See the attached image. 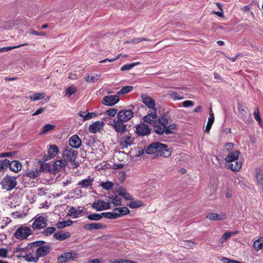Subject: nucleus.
<instances>
[{
  "label": "nucleus",
  "instance_id": "f257e3e1",
  "mask_svg": "<svg viewBox=\"0 0 263 263\" xmlns=\"http://www.w3.org/2000/svg\"><path fill=\"white\" fill-rule=\"evenodd\" d=\"M146 153L148 154H156L166 158L171 154V151L167 148L166 145L159 142H155L151 144L146 149Z\"/></svg>",
  "mask_w": 263,
  "mask_h": 263
},
{
  "label": "nucleus",
  "instance_id": "f03ea898",
  "mask_svg": "<svg viewBox=\"0 0 263 263\" xmlns=\"http://www.w3.org/2000/svg\"><path fill=\"white\" fill-rule=\"evenodd\" d=\"M172 120L166 115L160 116L156 124L155 125V131L159 135H162L165 130V128L169 124L171 123Z\"/></svg>",
  "mask_w": 263,
  "mask_h": 263
},
{
  "label": "nucleus",
  "instance_id": "7ed1b4c3",
  "mask_svg": "<svg viewBox=\"0 0 263 263\" xmlns=\"http://www.w3.org/2000/svg\"><path fill=\"white\" fill-rule=\"evenodd\" d=\"M78 155L77 151L73 150L72 148L67 147L63 152L62 156L63 160L67 162H69L73 165V167L77 166L76 162V159Z\"/></svg>",
  "mask_w": 263,
  "mask_h": 263
},
{
  "label": "nucleus",
  "instance_id": "20e7f679",
  "mask_svg": "<svg viewBox=\"0 0 263 263\" xmlns=\"http://www.w3.org/2000/svg\"><path fill=\"white\" fill-rule=\"evenodd\" d=\"M135 138L129 133L120 134L118 137V141L122 148H127L134 143Z\"/></svg>",
  "mask_w": 263,
  "mask_h": 263
},
{
  "label": "nucleus",
  "instance_id": "39448f33",
  "mask_svg": "<svg viewBox=\"0 0 263 263\" xmlns=\"http://www.w3.org/2000/svg\"><path fill=\"white\" fill-rule=\"evenodd\" d=\"M16 178L9 175L5 176L1 181L2 188L7 191L13 189L16 185Z\"/></svg>",
  "mask_w": 263,
  "mask_h": 263
},
{
  "label": "nucleus",
  "instance_id": "423d86ee",
  "mask_svg": "<svg viewBox=\"0 0 263 263\" xmlns=\"http://www.w3.org/2000/svg\"><path fill=\"white\" fill-rule=\"evenodd\" d=\"M31 234L32 230L29 227L22 226L16 230L14 236L17 239L23 240L27 238Z\"/></svg>",
  "mask_w": 263,
  "mask_h": 263
},
{
  "label": "nucleus",
  "instance_id": "0eeeda50",
  "mask_svg": "<svg viewBox=\"0 0 263 263\" xmlns=\"http://www.w3.org/2000/svg\"><path fill=\"white\" fill-rule=\"evenodd\" d=\"M33 220L32 228L34 230L45 228L48 224V219L46 217L37 215L33 218Z\"/></svg>",
  "mask_w": 263,
  "mask_h": 263
},
{
  "label": "nucleus",
  "instance_id": "6e6552de",
  "mask_svg": "<svg viewBox=\"0 0 263 263\" xmlns=\"http://www.w3.org/2000/svg\"><path fill=\"white\" fill-rule=\"evenodd\" d=\"M111 125L115 130L121 134L125 133L127 130V126L124 124V122L118 119H114L111 122Z\"/></svg>",
  "mask_w": 263,
  "mask_h": 263
},
{
  "label": "nucleus",
  "instance_id": "1a4fd4ad",
  "mask_svg": "<svg viewBox=\"0 0 263 263\" xmlns=\"http://www.w3.org/2000/svg\"><path fill=\"white\" fill-rule=\"evenodd\" d=\"M134 116L133 111L130 109H123L117 114L118 119L126 122L129 121Z\"/></svg>",
  "mask_w": 263,
  "mask_h": 263
},
{
  "label": "nucleus",
  "instance_id": "9d476101",
  "mask_svg": "<svg viewBox=\"0 0 263 263\" xmlns=\"http://www.w3.org/2000/svg\"><path fill=\"white\" fill-rule=\"evenodd\" d=\"M135 132L136 134L141 136L148 135L150 134L151 129L148 126L144 123H140L135 126Z\"/></svg>",
  "mask_w": 263,
  "mask_h": 263
},
{
  "label": "nucleus",
  "instance_id": "9b49d317",
  "mask_svg": "<svg viewBox=\"0 0 263 263\" xmlns=\"http://www.w3.org/2000/svg\"><path fill=\"white\" fill-rule=\"evenodd\" d=\"M92 207L97 211H101L110 208V202L98 200L92 203Z\"/></svg>",
  "mask_w": 263,
  "mask_h": 263
},
{
  "label": "nucleus",
  "instance_id": "f8f14e48",
  "mask_svg": "<svg viewBox=\"0 0 263 263\" xmlns=\"http://www.w3.org/2000/svg\"><path fill=\"white\" fill-rule=\"evenodd\" d=\"M142 102L149 108L152 109L153 111H157V109L155 107V101L151 97H148L145 94L141 95Z\"/></svg>",
  "mask_w": 263,
  "mask_h": 263
},
{
  "label": "nucleus",
  "instance_id": "ddd939ff",
  "mask_svg": "<svg viewBox=\"0 0 263 263\" xmlns=\"http://www.w3.org/2000/svg\"><path fill=\"white\" fill-rule=\"evenodd\" d=\"M78 254L73 252H65L58 258V263H64L71 259L77 258Z\"/></svg>",
  "mask_w": 263,
  "mask_h": 263
},
{
  "label": "nucleus",
  "instance_id": "4468645a",
  "mask_svg": "<svg viewBox=\"0 0 263 263\" xmlns=\"http://www.w3.org/2000/svg\"><path fill=\"white\" fill-rule=\"evenodd\" d=\"M119 101L118 95H109L105 96L102 100V103L106 106H113Z\"/></svg>",
  "mask_w": 263,
  "mask_h": 263
},
{
  "label": "nucleus",
  "instance_id": "2eb2a0df",
  "mask_svg": "<svg viewBox=\"0 0 263 263\" xmlns=\"http://www.w3.org/2000/svg\"><path fill=\"white\" fill-rule=\"evenodd\" d=\"M158 116L157 111H153L151 113H148L147 115L143 117V121L145 122L153 125L155 129V125L157 122Z\"/></svg>",
  "mask_w": 263,
  "mask_h": 263
},
{
  "label": "nucleus",
  "instance_id": "dca6fc26",
  "mask_svg": "<svg viewBox=\"0 0 263 263\" xmlns=\"http://www.w3.org/2000/svg\"><path fill=\"white\" fill-rule=\"evenodd\" d=\"M67 165V162L63 159L58 160L53 164V169L54 171L60 172L64 170Z\"/></svg>",
  "mask_w": 263,
  "mask_h": 263
},
{
  "label": "nucleus",
  "instance_id": "f3484780",
  "mask_svg": "<svg viewBox=\"0 0 263 263\" xmlns=\"http://www.w3.org/2000/svg\"><path fill=\"white\" fill-rule=\"evenodd\" d=\"M50 246L48 245L44 246L42 245L40 247L37 248L36 251L39 258H40L47 255L50 252Z\"/></svg>",
  "mask_w": 263,
  "mask_h": 263
},
{
  "label": "nucleus",
  "instance_id": "a211bd4d",
  "mask_svg": "<svg viewBox=\"0 0 263 263\" xmlns=\"http://www.w3.org/2000/svg\"><path fill=\"white\" fill-rule=\"evenodd\" d=\"M206 218L211 220L220 221L225 219L226 216L224 213L220 214L211 213L206 215Z\"/></svg>",
  "mask_w": 263,
  "mask_h": 263
},
{
  "label": "nucleus",
  "instance_id": "6ab92c4d",
  "mask_svg": "<svg viewBox=\"0 0 263 263\" xmlns=\"http://www.w3.org/2000/svg\"><path fill=\"white\" fill-rule=\"evenodd\" d=\"M104 125V123L103 121H97L89 126V130L92 133H97L103 127Z\"/></svg>",
  "mask_w": 263,
  "mask_h": 263
},
{
  "label": "nucleus",
  "instance_id": "aec40b11",
  "mask_svg": "<svg viewBox=\"0 0 263 263\" xmlns=\"http://www.w3.org/2000/svg\"><path fill=\"white\" fill-rule=\"evenodd\" d=\"M69 144L72 148H79L81 145V140L78 136H72L69 140Z\"/></svg>",
  "mask_w": 263,
  "mask_h": 263
},
{
  "label": "nucleus",
  "instance_id": "412c9836",
  "mask_svg": "<svg viewBox=\"0 0 263 263\" xmlns=\"http://www.w3.org/2000/svg\"><path fill=\"white\" fill-rule=\"evenodd\" d=\"M117 218L126 215L129 213V209L125 206L121 208H116L114 209Z\"/></svg>",
  "mask_w": 263,
  "mask_h": 263
},
{
  "label": "nucleus",
  "instance_id": "4be33fe9",
  "mask_svg": "<svg viewBox=\"0 0 263 263\" xmlns=\"http://www.w3.org/2000/svg\"><path fill=\"white\" fill-rule=\"evenodd\" d=\"M59 152V148L56 145H50L47 151L48 157L49 159L53 158Z\"/></svg>",
  "mask_w": 263,
  "mask_h": 263
},
{
  "label": "nucleus",
  "instance_id": "5701e85b",
  "mask_svg": "<svg viewBox=\"0 0 263 263\" xmlns=\"http://www.w3.org/2000/svg\"><path fill=\"white\" fill-rule=\"evenodd\" d=\"M104 228L105 225L101 223H91L84 226V228L88 230L102 229Z\"/></svg>",
  "mask_w": 263,
  "mask_h": 263
},
{
  "label": "nucleus",
  "instance_id": "b1692460",
  "mask_svg": "<svg viewBox=\"0 0 263 263\" xmlns=\"http://www.w3.org/2000/svg\"><path fill=\"white\" fill-rule=\"evenodd\" d=\"M24 258L28 262H36L39 259L36 251L26 254Z\"/></svg>",
  "mask_w": 263,
  "mask_h": 263
},
{
  "label": "nucleus",
  "instance_id": "393cba45",
  "mask_svg": "<svg viewBox=\"0 0 263 263\" xmlns=\"http://www.w3.org/2000/svg\"><path fill=\"white\" fill-rule=\"evenodd\" d=\"M10 170L14 172H18L22 168V165L18 161H12L11 162H10L9 165Z\"/></svg>",
  "mask_w": 263,
  "mask_h": 263
},
{
  "label": "nucleus",
  "instance_id": "a878e982",
  "mask_svg": "<svg viewBox=\"0 0 263 263\" xmlns=\"http://www.w3.org/2000/svg\"><path fill=\"white\" fill-rule=\"evenodd\" d=\"M93 181V178H90V177H88L87 179H83L79 181L77 185L83 188H87L92 185Z\"/></svg>",
  "mask_w": 263,
  "mask_h": 263
},
{
  "label": "nucleus",
  "instance_id": "bb28decb",
  "mask_svg": "<svg viewBox=\"0 0 263 263\" xmlns=\"http://www.w3.org/2000/svg\"><path fill=\"white\" fill-rule=\"evenodd\" d=\"M168 95L173 100H180L183 99L182 92H178L175 91L170 90L168 92Z\"/></svg>",
  "mask_w": 263,
  "mask_h": 263
},
{
  "label": "nucleus",
  "instance_id": "cd10ccee",
  "mask_svg": "<svg viewBox=\"0 0 263 263\" xmlns=\"http://www.w3.org/2000/svg\"><path fill=\"white\" fill-rule=\"evenodd\" d=\"M239 154V152L237 151L232 152L227 156L226 158V161L230 163L237 159Z\"/></svg>",
  "mask_w": 263,
  "mask_h": 263
},
{
  "label": "nucleus",
  "instance_id": "c85d7f7f",
  "mask_svg": "<svg viewBox=\"0 0 263 263\" xmlns=\"http://www.w3.org/2000/svg\"><path fill=\"white\" fill-rule=\"evenodd\" d=\"M230 168L233 171H239L241 167V162L238 159L229 163Z\"/></svg>",
  "mask_w": 263,
  "mask_h": 263
},
{
  "label": "nucleus",
  "instance_id": "c756f323",
  "mask_svg": "<svg viewBox=\"0 0 263 263\" xmlns=\"http://www.w3.org/2000/svg\"><path fill=\"white\" fill-rule=\"evenodd\" d=\"M83 210L80 209V208L76 209L74 207H71L68 210V214L69 215L72 217L73 218H77L78 215L81 214L82 213Z\"/></svg>",
  "mask_w": 263,
  "mask_h": 263
},
{
  "label": "nucleus",
  "instance_id": "7c9ffc66",
  "mask_svg": "<svg viewBox=\"0 0 263 263\" xmlns=\"http://www.w3.org/2000/svg\"><path fill=\"white\" fill-rule=\"evenodd\" d=\"M54 237L59 240H63L69 237L70 235L68 232H60L54 234Z\"/></svg>",
  "mask_w": 263,
  "mask_h": 263
},
{
  "label": "nucleus",
  "instance_id": "2f4dec72",
  "mask_svg": "<svg viewBox=\"0 0 263 263\" xmlns=\"http://www.w3.org/2000/svg\"><path fill=\"white\" fill-rule=\"evenodd\" d=\"M118 193L119 195L122 196L123 198L126 200H133V197L130 195L129 193L127 192L125 189H120L118 191Z\"/></svg>",
  "mask_w": 263,
  "mask_h": 263
},
{
  "label": "nucleus",
  "instance_id": "473e14b6",
  "mask_svg": "<svg viewBox=\"0 0 263 263\" xmlns=\"http://www.w3.org/2000/svg\"><path fill=\"white\" fill-rule=\"evenodd\" d=\"M40 173L41 171L36 168L33 170L27 171L26 175L31 179H34L40 175Z\"/></svg>",
  "mask_w": 263,
  "mask_h": 263
},
{
  "label": "nucleus",
  "instance_id": "72a5a7b5",
  "mask_svg": "<svg viewBox=\"0 0 263 263\" xmlns=\"http://www.w3.org/2000/svg\"><path fill=\"white\" fill-rule=\"evenodd\" d=\"M144 204H143V201L141 200H131V201L128 204L129 207L132 209L138 208L144 206Z\"/></svg>",
  "mask_w": 263,
  "mask_h": 263
},
{
  "label": "nucleus",
  "instance_id": "f704fd0d",
  "mask_svg": "<svg viewBox=\"0 0 263 263\" xmlns=\"http://www.w3.org/2000/svg\"><path fill=\"white\" fill-rule=\"evenodd\" d=\"M238 233L237 231L234 232H226L219 239L221 243H223L229 239L232 235H235Z\"/></svg>",
  "mask_w": 263,
  "mask_h": 263
},
{
  "label": "nucleus",
  "instance_id": "c9c22d12",
  "mask_svg": "<svg viewBox=\"0 0 263 263\" xmlns=\"http://www.w3.org/2000/svg\"><path fill=\"white\" fill-rule=\"evenodd\" d=\"M150 39L145 37H136L133 39H130L126 41V43L128 44H138L142 41H151Z\"/></svg>",
  "mask_w": 263,
  "mask_h": 263
},
{
  "label": "nucleus",
  "instance_id": "e433bc0d",
  "mask_svg": "<svg viewBox=\"0 0 263 263\" xmlns=\"http://www.w3.org/2000/svg\"><path fill=\"white\" fill-rule=\"evenodd\" d=\"M253 248L257 251L263 248V237H260L254 242Z\"/></svg>",
  "mask_w": 263,
  "mask_h": 263
},
{
  "label": "nucleus",
  "instance_id": "4c0bfd02",
  "mask_svg": "<svg viewBox=\"0 0 263 263\" xmlns=\"http://www.w3.org/2000/svg\"><path fill=\"white\" fill-rule=\"evenodd\" d=\"M100 185L107 191L112 190L114 186V183L111 181L102 182Z\"/></svg>",
  "mask_w": 263,
  "mask_h": 263
},
{
  "label": "nucleus",
  "instance_id": "58836bf2",
  "mask_svg": "<svg viewBox=\"0 0 263 263\" xmlns=\"http://www.w3.org/2000/svg\"><path fill=\"white\" fill-rule=\"evenodd\" d=\"M176 128V124L175 123L169 124L165 128V130L164 131V133H165L167 135L172 134L174 133V130Z\"/></svg>",
  "mask_w": 263,
  "mask_h": 263
},
{
  "label": "nucleus",
  "instance_id": "ea45409f",
  "mask_svg": "<svg viewBox=\"0 0 263 263\" xmlns=\"http://www.w3.org/2000/svg\"><path fill=\"white\" fill-rule=\"evenodd\" d=\"M133 89L132 86H126L123 87L118 92V95H123L130 92Z\"/></svg>",
  "mask_w": 263,
  "mask_h": 263
},
{
  "label": "nucleus",
  "instance_id": "a19ab883",
  "mask_svg": "<svg viewBox=\"0 0 263 263\" xmlns=\"http://www.w3.org/2000/svg\"><path fill=\"white\" fill-rule=\"evenodd\" d=\"M73 222L72 220L69 219L65 221L59 222L57 226L59 228H64L66 226H69L72 224Z\"/></svg>",
  "mask_w": 263,
  "mask_h": 263
},
{
  "label": "nucleus",
  "instance_id": "79ce46f5",
  "mask_svg": "<svg viewBox=\"0 0 263 263\" xmlns=\"http://www.w3.org/2000/svg\"><path fill=\"white\" fill-rule=\"evenodd\" d=\"M101 77L100 74H95L94 76H88L86 78V81L89 83H95Z\"/></svg>",
  "mask_w": 263,
  "mask_h": 263
},
{
  "label": "nucleus",
  "instance_id": "37998d69",
  "mask_svg": "<svg viewBox=\"0 0 263 263\" xmlns=\"http://www.w3.org/2000/svg\"><path fill=\"white\" fill-rule=\"evenodd\" d=\"M139 64H140L139 62H136V63H131V64H126L121 67V70H122V71L129 70L131 69L132 68H133V67H134L135 66L138 65Z\"/></svg>",
  "mask_w": 263,
  "mask_h": 263
},
{
  "label": "nucleus",
  "instance_id": "c03bdc74",
  "mask_svg": "<svg viewBox=\"0 0 263 263\" xmlns=\"http://www.w3.org/2000/svg\"><path fill=\"white\" fill-rule=\"evenodd\" d=\"M45 97V94L43 92L36 93L29 97L30 100L32 101L39 100L43 99Z\"/></svg>",
  "mask_w": 263,
  "mask_h": 263
},
{
  "label": "nucleus",
  "instance_id": "a18cd8bd",
  "mask_svg": "<svg viewBox=\"0 0 263 263\" xmlns=\"http://www.w3.org/2000/svg\"><path fill=\"white\" fill-rule=\"evenodd\" d=\"M55 231V228L54 227H48L45 229H44L42 233L43 235L48 236L51 235L52 233L54 232Z\"/></svg>",
  "mask_w": 263,
  "mask_h": 263
},
{
  "label": "nucleus",
  "instance_id": "49530a36",
  "mask_svg": "<svg viewBox=\"0 0 263 263\" xmlns=\"http://www.w3.org/2000/svg\"><path fill=\"white\" fill-rule=\"evenodd\" d=\"M9 164L10 161L8 159H6L4 160H0V172L7 168Z\"/></svg>",
  "mask_w": 263,
  "mask_h": 263
},
{
  "label": "nucleus",
  "instance_id": "de8ad7c7",
  "mask_svg": "<svg viewBox=\"0 0 263 263\" xmlns=\"http://www.w3.org/2000/svg\"><path fill=\"white\" fill-rule=\"evenodd\" d=\"M88 219L90 220L97 221L100 220L102 218V215L97 213H93L87 216Z\"/></svg>",
  "mask_w": 263,
  "mask_h": 263
},
{
  "label": "nucleus",
  "instance_id": "09e8293b",
  "mask_svg": "<svg viewBox=\"0 0 263 263\" xmlns=\"http://www.w3.org/2000/svg\"><path fill=\"white\" fill-rule=\"evenodd\" d=\"M255 119L258 122V124L261 126L262 125V120L260 117L259 111L258 108H257L253 112Z\"/></svg>",
  "mask_w": 263,
  "mask_h": 263
},
{
  "label": "nucleus",
  "instance_id": "8fccbe9b",
  "mask_svg": "<svg viewBox=\"0 0 263 263\" xmlns=\"http://www.w3.org/2000/svg\"><path fill=\"white\" fill-rule=\"evenodd\" d=\"M55 126L50 124H45L42 128V133L45 134L48 132L52 130Z\"/></svg>",
  "mask_w": 263,
  "mask_h": 263
},
{
  "label": "nucleus",
  "instance_id": "3c124183",
  "mask_svg": "<svg viewBox=\"0 0 263 263\" xmlns=\"http://www.w3.org/2000/svg\"><path fill=\"white\" fill-rule=\"evenodd\" d=\"M102 217L104 216L106 218H109V219H117L116 215L115 214V213L114 212V210L111 212H105L102 213Z\"/></svg>",
  "mask_w": 263,
  "mask_h": 263
},
{
  "label": "nucleus",
  "instance_id": "603ef678",
  "mask_svg": "<svg viewBox=\"0 0 263 263\" xmlns=\"http://www.w3.org/2000/svg\"><path fill=\"white\" fill-rule=\"evenodd\" d=\"M44 243H45V242L44 241H34V242L29 243L28 245L27 248H31L36 247H40V246L43 245Z\"/></svg>",
  "mask_w": 263,
  "mask_h": 263
},
{
  "label": "nucleus",
  "instance_id": "864d4df0",
  "mask_svg": "<svg viewBox=\"0 0 263 263\" xmlns=\"http://www.w3.org/2000/svg\"><path fill=\"white\" fill-rule=\"evenodd\" d=\"M77 91V88L74 86H70L66 89V95L70 97Z\"/></svg>",
  "mask_w": 263,
  "mask_h": 263
},
{
  "label": "nucleus",
  "instance_id": "5fc2aeb1",
  "mask_svg": "<svg viewBox=\"0 0 263 263\" xmlns=\"http://www.w3.org/2000/svg\"><path fill=\"white\" fill-rule=\"evenodd\" d=\"M214 122V119L213 118H209L208 123L205 128V132L209 133L211 129L212 126Z\"/></svg>",
  "mask_w": 263,
  "mask_h": 263
},
{
  "label": "nucleus",
  "instance_id": "6e6d98bb",
  "mask_svg": "<svg viewBox=\"0 0 263 263\" xmlns=\"http://www.w3.org/2000/svg\"><path fill=\"white\" fill-rule=\"evenodd\" d=\"M8 250L6 248H0V258H5L8 257Z\"/></svg>",
  "mask_w": 263,
  "mask_h": 263
},
{
  "label": "nucleus",
  "instance_id": "4d7b16f0",
  "mask_svg": "<svg viewBox=\"0 0 263 263\" xmlns=\"http://www.w3.org/2000/svg\"><path fill=\"white\" fill-rule=\"evenodd\" d=\"M97 116V114L95 112H88L86 116H85V119H83L84 121L92 119Z\"/></svg>",
  "mask_w": 263,
  "mask_h": 263
},
{
  "label": "nucleus",
  "instance_id": "13d9d810",
  "mask_svg": "<svg viewBox=\"0 0 263 263\" xmlns=\"http://www.w3.org/2000/svg\"><path fill=\"white\" fill-rule=\"evenodd\" d=\"M29 33L32 35H35L37 36H45L46 35L45 32H37L34 30H30L29 31Z\"/></svg>",
  "mask_w": 263,
  "mask_h": 263
},
{
  "label": "nucleus",
  "instance_id": "bf43d9fd",
  "mask_svg": "<svg viewBox=\"0 0 263 263\" xmlns=\"http://www.w3.org/2000/svg\"><path fill=\"white\" fill-rule=\"evenodd\" d=\"M117 113V109L116 108H110L106 111V114L111 117H115Z\"/></svg>",
  "mask_w": 263,
  "mask_h": 263
},
{
  "label": "nucleus",
  "instance_id": "052dcab7",
  "mask_svg": "<svg viewBox=\"0 0 263 263\" xmlns=\"http://www.w3.org/2000/svg\"><path fill=\"white\" fill-rule=\"evenodd\" d=\"M120 56H121V54H119L117 57H116L114 58H112V59H106L105 60L100 61L99 62V63H106L107 62H112L118 60V59H119Z\"/></svg>",
  "mask_w": 263,
  "mask_h": 263
},
{
  "label": "nucleus",
  "instance_id": "680f3d73",
  "mask_svg": "<svg viewBox=\"0 0 263 263\" xmlns=\"http://www.w3.org/2000/svg\"><path fill=\"white\" fill-rule=\"evenodd\" d=\"M126 173L124 171H120L117 175V178L121 181H123L125 179Z\"/></svg>",
  "mask_w": 263,
  "mask_h": 263
},
{
  "label": "nucleus",
  "instance_id": "e2e57ef3",
  "mask_svg": "<svg viewBox=\"0 0 263 263\" xmlns=\"http://www.w3.org/2000/svg\"><path fill=\"white\" fill-rule=\"evenodd\" d=\"M181 245L184 247H192L194 245V243L191 240L183 241Z\"/></svg>",
  "mask_w": 263,
  "mask_h": 263
},
{
  "label": "nucleus",
  "instance_id": "0e129e2a",
  "mask_svg": "<svg viewBox=\"0 0 263 263\" xmlns=\"http://www.w3.org/2000/svg\"><path fill=\"white\" fill-rule=\"evenodd\" d=\"M111 202L115 206L120 205L121 204V200L118 197H115V198H114L111 201Z\"/></svg>",
  "mask_w": 263,
  "mask_h": 263
},
{
  "label": "nucleus",
  "instance_id": "69168bd1",
  "mask_svg": "<svg viewBox=\"0 0 263 263\" xmlns=\"http://www.w3.org/2000/svg\"><path fill=\"white\" fill-rule=\"evenodd\" d=\"M194 105V102L190 100H186L182 102V105L184 107L193 106Z\"/></svg>",
  "mask_w": 263,
  "mask_h": 263
},
{
  "label": "nucleus",
  "instance_id": "338daca9",
  "mask_svg": "<svg viewBox=\"0 0 263 263\" xmlns=\"http://www.w3.org/2000/svg\"><path fill=\"white\" fill-rule=\"evenodd\" d=\"M15 48H17L16 46L5 47L0 48V52H6V51H9V50H12V49H14Z\"/></svg>",
  "mask_w": 263,
  "mask_h": 263
},
{
  "label": "nucleus",
  "instance_id": "774afa93",
  "mask_svg": "<svg viewBox=\"0 0 263 263\" xmlns=\"http://www.w3.org/2000/svg\"><path fill=\"white\" fill-rule=\"evenodd\" d=\"M41 168L43 171H48L50 168V166L48 163H44L41 164Z\"/></svg>",
  "mask_w": 263,
  "mask_h": 263
}]
</instances>
